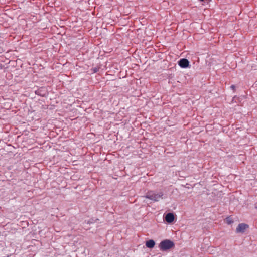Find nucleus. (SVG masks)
Masks as SVG:
<instances>
[{"mask_svg":"<svg viewBox=\"0 0 257 257\" xmlns=\"http://www.w3.org/2000/svg\"><path fill=\"white\" fill-rule=\"evenodd\" d=\"M155 242L153 240H149L146 242V246L149 248H152L155 246Z\"/></svg>","mask_w":257,"mask_h":257,"instance_id":"6","label":"nucleus"},{"mask_svg":"<svg viewBox=\"0 0 257 257\" xmlns=\"http://www.w3.org/2000/svg\"><path fill=\"white\" fill-rule=\"evenodd\" d=\"M255 208L257 209V204H256Z\"/></svg>","mask_w":257,"mask_h":257,"instance_id":"10","label":"nucleus"},{"mask_svg":"<svg viewBox=\"0 0 257 257\" xmlns=\"http://www.w3.org/2000/svg\"><path fill=\"white\" fill-rule=\"evenodd\" d=\"M226 222L228 224H230L233 223V220L230 217H228L226 218Z\"/></svg>","mask_w":257,"mask_h":257,"instance_id":"7","label":"nucleus"},{"mask_svg":"<svg viewBox=\"0 0 257 257\" xmlns=\"http://www.w3.org/2000/svg\"><path fill=\"white\" fill-rule=\"evenodd\" d=\"M231 88L232 89H233V90H234V89H235V86H234V85H231Z\"/></svg>","mask_w":257,"mask_h":257,"instance_id":"8","label":"nucleus"},{"mask_svg":"<svg viewBox=\"0 0 257 257\" xmlns=\"http://www.w3.org/2000/svg\"><path fill=\"white\" fill-rule=\"evenodd\" d=\"M163 196V193L162 192L156 193L153 191H149L146 193L144 197L156 202L159 201L160 199L162 198Z\"/></svg>","mask_w":257,"mask_h":257,"instance_id":"1","label":"nucleus"},{"mask_svg":"<svg viewBox=\"0 0 257 257\" xmlns=\"http://www.w3.org/2000/svg\"><path fill=\"white\" fill-rule=\"evenodd\" d=\"M94 72H97V70L96 69H94Z\"/></svg>","mask_w":257,"mask_h":257,"instance_id":"9","label":"nucleus"},{"mask_svg":"<svg viewBox=\"0 0 257 257\" xmlns=\"http://www.w3.org/2000/svg\"><path fill=\"white\" fill-rule=\"evenodd\" d=\"M174 246V243L172 241L167 239L162 241L159 244L160 249L163 251L169 249Z\"/></svg>","mask_w":257,"mask_h":257,"instance_id":"2","label":"nucleus"},{"mask_svg":"<svg viewBox=\"0 0 257 257\" xmlns=\"http://www.w3.org/2000/svg\"><path fill=\"white\" fill-rule=\"evenodd\" d=\"M178 64L181 68H185L189 66V62L187 59L183 58L180 60Z\"/></svg>","mask_w":257,"mask_h":257,"instance_id":"4","label":"nucleus"},{"mask_svg":"<svg viewBox=\"0 0 257 257\" xmlns=\"http://www.w3.org/2000/svg\"><path fill=\"white\" fill-rule=\"evenodd\" d=\"M174 215L172 213H168L165 217V221L169 223L173 222L174 220Z\"/></svg>","mask_w":257,"mask_h":257,"instance_id":"5","label":"nucleus"},{"mask_svg":"<svg viewBox=\"0 0 257 257\" xmlns=\"http://www.w3.org/2000/svg\"><path fill=\"white\" fill-rule=\"evenodd\" d=\"M248 225L245 223H240L236 229L237 233H243L248 228Z\"/></svg>","mask_w":257,"mask_h":257,"instance_id":"3","label":"nucleus"}]
</instances>
